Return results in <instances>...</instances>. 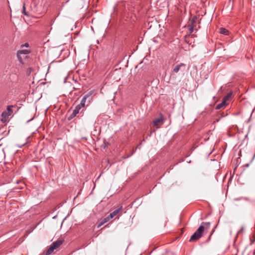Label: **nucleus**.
Instances as JSON below:
<instances>
[{"instance_id":"f257e3e1","label":"nucleus","mask_w":255,"mask_h":255,"mask_svg":"<svg viewBox=\"0 0 255 255\" xmlns=\"http://www.w3.org/2000/svg\"><path fill=\"white\" fill-rule=\"evenodd\" d=\"M204 231V226L200 225L196 231L191 236L189 241L190 242H194L198 241L202 237Z\"/></svg>"},{"instance_id":"7ed1b4c3","label":"nucleus","mask_w":255,"mask_h":255,"mask_svg":"<svg viewBox=\"0 0 255 255\" xmlns=\"http://www.w3.org/2000/svg\"><path fill=\"white\" fill-rule=\"evenodd\" d=\"M30 53V51L27 49L19 50L17 51V57L19 61L23 63V60L27 58V55Z\"/></svg>"},{"instance_id":"0eeeda50","label":"nucleus","mask_w":255,"mask_h":255,"mask_svg":"<svg viewBox=\"0 0 255 255\" xmlns=\"http://www.w3.org/2000/svg\"><path fill=\"white\" fill-rule=\"evenodd\" d=\"M122 209H123V207L121 206L119 208L116 209L113 212L111 213L108 216L109 217V218L111 219H112L116 215H117L118 214H119L120 213V212H121L122 211Z\"/></svg>"},{"instance_id":"412c9836","label":"nucleus","mask_w":255,"mask_h":255,"mask_svg":"<svg viewBox=\"0 0 255 255\" xmlns=\"http://www.w3.org/2000/svg\"><path fill=\"white\" fill-rule=\"evenodd\" d=\"M36 12L38 13H41L42 11L40 9H36Z\"/></svg>"},{"instance_id":"dca6fc26","label":"nucleus","mask_w":255,"mask_h":255,"mask_svg":"<svg viewBox=\"0 0 255 255\" xmlns=\"http://www.w3.org/2000/svg\"><path fill=\"white\" fill-rule=\"evenodd\" d=\"M232 94L231 93H228L226 96H225L223 100L225 101V102L229 100V99L231 97Z\"/></svg>"},{"instance_id":"f8f14e48","label":"nucleus","mask_w":255,"mask_h":255,"mask_svg":"<svg viewBox=\"0 0 255 255\" xmlns=\"http://www.w3.org/2000/svg\"><path fill=\"white\" fill-rule=\"evenodd\" d=\"M226 103L225 102V101L223 100L221 103L218 104L216 106V109L219 110L224 107L226 105Z\"/></svg>"},{"instance_id":"4468645a","label":"nucleus","mask_w":255,"mask_h":255,"mask_svg":"<svg viewBox=\"0 0 255 255\" xmlns=\"http://www.w3.org/2000/svg\"><path fill=\"white\" fill-rule=\"evenodd\" d=\"M219 32L220 33L225 35H228L229 33V31L225 28H221L220 29Z\"/></svg>"},{"instance_id":"423d86ee","label":"nucleus","mask_w":255,"mask_h":255,"mask_svg":"<svg viewBox=\"0 0 255 255\" xmlns=\"http://www.w3.org/2000/svg\"><path fill=\"white\" fill-rule=\"evenodd\" d=\"M81 108L82 107H81L79 105L76 106L75 108V109L73 110L72 114L69 117L68 119L70 120L76 117V115L79 113V111Z\"/></svg>"},{"instance_id":"9b49d317","label":"nucleus","mask_w":255,"mask_h":255,"mask_svg":"<svg viewBox=\"0 0 255 255\" xmlns=\"http://www.w3.org/2000/svg\"><path fill=\"white\" fill-rule=\"evenodd\" d=\"M111 219L109 218V217L108 216L107 217H106V218H105L104 219H103L100 223L99 224V225L98 226V227H101V226H102L104 224L108 222Z\"/></svg>"},{"instance_id":"6ab92c4d","label":"nucleus","mask_w":255,"mask_h":255,"mask_svg":"<svg viewBox=\"0 0 255 255\" xmlns=\"http://www.w3.org/2000/svg\"><path fill=\"white\" fill-rule=\"evenodd\" d=\"M23 13H24L25 15H27V13L25 11V7L24 4L23 6Z\"/></svg>"},{"instance_id":"1a4fd4ad","label":"nucleus","mask_w":255,"mask_h":255,"mask_svg":"<svg viewBox=\"0 0 255 255\" xmlns=\"http://www.w3.org/2000/svg\"><path fill=\"white\" fill-rule=\"evenodd\" d=\"M163 124V119L162 118L156 119L152 122V124L154 126H157L159 124Z\"/></svg>"},{"instance_id":"6e6552de","label":"nucleus","mask_w":255,"mask_h":255,"mask_svg":"<svg viewBox=\"0 0 255 255\" xmlns=\"http://www.w3.org/2000/svg\"><path fill=\"white\" fill-rule=\"evenodd\" d=\"M64 242L63 240H58L55 242H54L51 245L56 249L59 247L62 243Z\"/></svg>"},{"instance_id":"2eb2a0df","label":"nucleus","mask_w":255,"mask_h":255,"mask_svg":"<svg viewBox=\"0 0 255 255\" xmlns=\"http://www.w3.org/2000/svg\"><path fill=\"white\" fill-rule=\"evenodd\" d=\"M201 225H203L205 228H208L210 227V222H202Z\"/></svg>"},{"instance_id":"4be33fe9","label":"nucleus","mask_w":255,"mask_h":255,"mask_svg":"<svg viewBox=\"0 0 255 255\" xmlns=\"http://www.w3.org/2000/svg\"><path fill=\"white\" fill-rule=\"evenodd\" d=\"M28 45H28V44L27 43H25V44H24V46H26V47H28Z\"/></svg>"},{"instance_id":"39448f33","label":"nucleus","mask_w":255,"mask_h":255,"mask_svg":"<svg viewBox=\"0 0 255 255\" xmlns=\"http://www.w3.org/2000/svg\"><path fill=\"white\" fill-rule=\"evenodd\" d=\"M13 107H14V106L12 105L8 106L6 108V110L2 113L3 116L8 118L9 116H11L13 113V111L12 110Z\"/></svg>"},{"instance_id":"a211bd4d","label":"nucleus","mask_w":255,"mask_h":255,"mask_svg":"<svg viewBox=\"0 0 255 255\" xmlns=\"http://www.w3.org/2000/svg\"><path fill=\"white\" fill-rule=\"evenodd\" d=\"M255 242V235H253L251 238V244H253Z\"/></svg>"},{"instance_id":"ddd939ff","label":"nucleus","mask_w":255,"mask_h":255,"mask_svg":"<svg viewBox=\"0 0 255 255\" xmlns=\"http://www.w3.org/2000/svg\"><path fill=\"white\" fill-rule=\"evenodd\" d=\"M54 250H55V249L52 245H51L47 250L46 252V255H50L52 253Z\"/></svg>"},{"instance_id":"aec40b11","label":"nucleus","mask_w":255,"mask_h":255,"mask_svg":"<svg viewBox=\"0 0 255 255\" xmlns=\"http://www.w3.org/2000/svg\"><path fill=\"white\" fill-rule=\"evenodd\" d=\"M214 232V230H213L212 231V233L210 234L209 238H208V239L207 240V242H208L210 240V238H211V237L212 236V235L213 234V232Z\"/></svg>"},{"instance_id":"f03ea898","label":"nucleus","mask_w":255,"mask_h":255,"mask_svg":"<svg viewBox=\"0 0 255 255\" xmlns=\"http://www.w3.org/2000/svg\"><path fill=\"white\" fill-rule=\"evenodd\" d=\"M93 93V91H90L85 95H84L81 101L80 104H79V105L82 108L84 107L86 104L88 105L92 99V95Z\"/></svg>"},{"instance_id":"20e7f679","label":"nucleus","mask_w":255,"mask_h":255,"mask_svg":"<svg viewBox=\"0 0 255 255\" xmlns=\"http://www.w3.org/2000/svg\"><path fill=\"white\" fill-rule=\"evenodd\" d=\"M185 64L184 63L176 65L171 71V76L174 75L175 73H177L182 68H185Z\"/></svg>"},{"instance_id":"f3484780","label":"nucleus","mask_w":255,"mask_h":255,"mask_svg":"<svg viewBox=\"0 0 255 255\" xmlns=\"http://www.w3.org/2000/svg\"><path fill=\"white\" fill-rule=\"evenodd\" d=\"M1 121L2 123H4L7 121L8 117L3 116L2 114H1Z\"/></svg>"},{"instance_id":"9d476101","label":"nucleus","mask_w":255,"mask_h":255,"mask_svg":"<svg viewBox=\"0 0 255 255\" xmlns=\"http://www.w3.org/2000/svg\"><path fill=\"white\" fill-rule=\"evenodd\" d=\"M191 24H189L188 26V30L190 32V33H192L193 32V29H194V27L195 26V20L194 19H192L191 21Z\"/></svg>"}]
</instances>
